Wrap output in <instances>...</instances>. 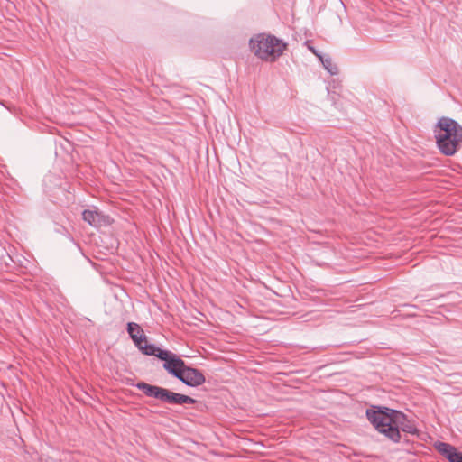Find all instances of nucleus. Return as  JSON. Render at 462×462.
<instances>
[{
    "instance_id": "obj_1",
    "label": "nucleus",
    "mask_w": 462,
    "mask_h": 462,
    "mask_svg": "<svg viewBox=\"0 0 462 462\" xmlns=\"http://www.w3.org/2000/svg\"><path fill=\"white\" fill-rule=\"evenodd\" d=\"M374 428L393 443L401 441V430L418 435L419 430L402 411L385 406H372L365 411Z\"/></svg>"
},
{
    "instance_id": "obj_2",
    "label": "nucleus",
    "mask_w": 462,
    "mask_h": 462,
    "mask_svg": "<svg viewBox=\"0 0 462 462\" xmlns=\"http://www.w3.org/2000/svg\"><path fill=\"white\" fill-rule=\"evenodd\" d=\"M434 134L439 151L447 156L455 154L462 143V126L449 117L438 121Z\"/></svg>"
},
{
    "instance_id": "obj_3",
    "label": "nucleus",
    "mask_w": 462,
    "mask_h": 462,
    "mask_svg": "<svg viewBox=\"0 0 462 462\" xmlns=\"http://www.w3.org/2000/svg\"><path fill=\"white\" fill-rule=\"evenodd\" d=\"M287 44L273 35L260 33L250 40V48L256 57L267 61L279 58Z\"/></svg>"
},
{
    "instance_id": "obj_4",
    "label": "nucleus",
    "mask_w": 462,
    "mask_h": 462,
    "mask_svg": "<svg viewBox=\"0 0 462 462\" xmlns=\"http://www.w3.org/2000/svg\"><path fill=\"white\" fill-rule=\"evenodd\" d=\"M136 388L141 390L146 396L153 397L163 403L171 405L194 404L196 400L190 396L174 393L169 389L152 385L145 382L136 383Z\"/></svg>"
},
{
    "instance_id": "obj_5",
    "label": "nucleus",
    "mask_w": 462,
    "mask_h": 462,
    "mask_svg": "<svg viewBox=\"0 0 462 462\" xmlns=\"http://www.w3.org/2000/svg\"><path fill=\"white\" fill-rule=\"evenodd\" d=\"M158 358L163 363V368L168 374H171L175 378L180 377L181 371L185 368V362L171 351L165 350L158 354Z\"/></svg>"
},
{
    "instance_id": "obj_6",
    "label": "nucleus",
    "mask_w": 462,
    "mask_h": 462,
    "mask_svg": "<svg viewBox=\"0 0 462 462\" xmlns=\"http://www.w3.org/2000/svg\"><path fill=\"white\" fill-rule=\"evenodd\" d=\"M178 379L190 387L200 386L206 382V378L200 370L188 366L187 365L181 371L180 377H178Z\"/></svg>"
},
{
    "instance_id": "obj_7",
    "label": "nucleus",
    "mask_w": 462,
    "mask_h": 462,
    "mask_svg": "<svg viewBox=\"0 0 462 462\" xmlns=\"http://www.w3.org/2000/svg\"><path fill=\"white\" fill-rule=\"evenodd\" d=\"M435 448L449 462H462V452L457 451L452 445L439 441L435 443Z\"/></svg>"
},
{
    "instance_id": "obj_8",
    "label": "nucleus",
    "mask_w": 462,
    "mask_h": 462,
    "mask_svg": "<svg viewBox=\"0 0 462 462\" xmlns=\"http://www.w3.org/2000/svg\"><path fill=\"white\" fill-rule=\"evenodd\" d=\"M82 217L85 222L97 228L108 222V217L97 210L85 209L82 212Z\"/></svg>"
},
{
    "instance_id": "obj_9",
    "label": "nucleus",
    "mask_w": 462,
    "mask_h": 462,
    "mask_svg": "<svg viewBox=\"0 0 462 462\" xmlns=\"http://www.w3.org/2000/svg\"><path fill=\"white\" fill-rule=\"evenodd\" d=\"M127 332L135 346H140V343L146 342L147 337L139 324L129 322L127 324Z\"/></svg>"
},
{
    "instance_id": "obj_10",
    "label": "nucleus",
    "mask_w": 462,
    "mask_h": 462,
    "mask_svg": "<svg viewBox=\"0 0 462 462\" xmlns=\"http://www.w3.org/2000/svg\"><path fill=\"white\" fill-rule=\"evenodd\" d=\"M136 346L138 347V349L140 351H142L143 354H144L146 356H154L156 357H158V354L160 352L165 351L164 349H161V348L157 347L153 344H147V341L143 342V343H140V346Z\"/></svg>"
},
{
    "instance_id": "obj_11",
    "label": "nucleus",
    "mask_w": 462,
    "mask_h": 462,
    "mask_svg": "<svg viewBox=\"0 0 462 462\" xmlns=\"http://www.w3.org/2000/svg\"><path fill=\"white\" fill-rule=\"evenodd\" d=\"M324 69L330 74V75H337L338 73V68L337 66L333 62L332 59L329 56H321V59H319Z\"/></svg>"
},
{
    "instance_id": "obj_12",
    "label": "nucleus",
    "mask_w": 462,
    "mask_h": 462,
    "mask_svg": "<svg viewBox=\"0 0 462 462\" xmlns=\"http://www.w3.org/2000/svg\"><path fill=\"white\" fill-rule=\"evenodd\" d=\"M305 44L307 45L308 49L319 59H321V56L322 54L317 50L315 49L310 43V42H306Z\"/></svg>"
}]
</instances>
